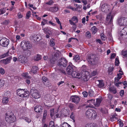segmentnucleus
Returning <instances> with one entry per match:
<instances>
[{"mask_svg":"<svg viewBox=\"0 0 127 127\" xmlns=\"http://www.w3.org/2000/svg\"><path fill=\"white\" fill-rule=\"evenodd\" d=\"M21 46L24 50L30 49L32 47V44L29 41L23 40L21 43Z\"/></svg>","mask_w":127,"mask_h":127,"instance_id":"nucleus-3","label":"nucleus"},{"mask_svg":"<svg viewBox=\"0 0 127 127\" xmlns=\"http://www.w3.org/2000/svg\"><path fill=\"white\" fill-rule=\"evenodd\" d=\"M71 19H72V21L73 22V21H75V23H77L78 21V19L77 17L76 16H73L72 18Z\"/></svg>","mask_w":127,"mask_h":127,"instance_id":"nucleus-44","label":"nucleus"},{"mask_svg":"<svg viewBox=\"0 0 127 127\" xmlns=\"http://www.w3.org/2000/svg\"><path fill=\"white\" fill-rule=\"evenodd\" d=\"M120 34L121 36L127 35V27H125L122 29Z\"/></svg>","mask_w":127,"mask_h":127,"instance_id":"nucleus-18","label":"nucleus"},{"mask_svg":"<svg viewBox=\"0 0 127 127\" xmlns=\"http://www.w3.org/2000/svg\"><path fill=\"white\" fill-rule=\"evenodd\" d=\"M54 3V1L52 0H51L48 2L46 3V4L49 5H51Z\"/></svg>","mask_w":127,"mask_h":127,"instance_id":"nucleus-60","label":"nucleus"},{"mask_svg":"<svg viewBox=\"0 0 127 127\" xmlns=\"http://www.w3.org/2000/svg\"><path fill=\"white\" fill-rule=\"evenodd\" d=\"M9 98L8 97L5 96L2 99V102L4 104H7L9 100Z\"/></svg>","mask_w":127,"mask_h":127,"instance_id":"nucleus-22","label":"nucleus"},{"mask_svg":"<svg viewBox=\"0 0 127 127\" xmlns=\"http://www.w3.org/2000/svg\"><path fill=\"white\" fill-rule=\"evenodd\" d=\"M22 118L23 119H25L26 122L28 123H30L31 121L30 119L24 117H22Z\"/></svg>","mask_w":127,"mask_h":127,"instance_id":"nucleus-48","label":"nucleus"},{"mask_svg":"<svg viewBox=\"0 0 127 127\" xmlns=\"http://www.w3.org/2000/svg\"><path fill=\"white\" fill-rule=\"evenodd\" d=\"M80 57L78 55H75L74 56V57L73 58V60H75L76 62L80 60Z\"/></svg>","mask_w":127,"mask_h":127,"instance_id":"nucleus-42","label":"nucleus"},{"mask_svg":"<svg viewBox=\"0 0 127 127\" xmlns=\"http://www.w3.org/2000/svg\"><path fill=\"white\" fill-rule=\"evenodd\" d=\"M99 84L98 85V87L101 88L104 86V84L102 80H98Z\"/></svg>","mask_w":127,"mask_h":127,"instance_id":"nucleus-30","label":"nucleus"},{"mask_svg":"<svg viewBox=\"0 0 127 127\" xmlns=\"http://www.w3.org/2000/svg\"><path fill=\"white\" fill-rule=\"evenodd\" d=\"M85 127H95L94 125L92 124H88L86 125Z\"/></svg>","mask_w":127,"mask_h":127,"instance_id":"nucleus-64","label":"nucleus"},{"mask_svg":"<svg viewBox=\"0 0 127 127\" xmlns=\"http://www.w3.org/2000/svg\"><path fill=\"white\" fill-rule=\"evenodd\" d=\"M69 21L71 25L74 26L73 27V29L74 31H75L76 28L75 24L71 20H69Z\"/></svg>","mask_w":127,"mask_h":127,"instance_id":"nucleus-31","label":"nucleus"},{"mask_svg":"<svg viewBox=\"0 0 127 127\" xmlns=\"http://www.w3.org/2000/svg\"><path fill=\"white\" fill-rule=\"evenodd\" d=\"M91 31L92 32V34H95L97 32V29L96 28V27L94 26L92 27L91 29Z\"/></svg>","mask_w":127,"mask_h":127,"instance_id":"nucleus-32","label":"nucleus"},{"mask_svg":"<svg viewBox=\"0 0 127 127\" xmlns=\"http://www.w3.org/2000/svg\"><path fill=\"white\" fill-rule=\"evenodd\" d=\"M43 107L40 105H37L34 108V110L36 112L40 113L42 111Z\"/></svg>","mask_w":127,"mask_h":127,"instance_id":"nucleus-16","label":"nucleus"},{"mask_svg":"<svg viewBox=\"0 0 127 127\" xmlns=\"http://www.w3.org/2000/svg\"><path fill=\"white\" fill-rule=\"evenodd\" d=\"M63 110L64 112V113H63V116L67 117L68 116V115L69 114L68 113L69 112L66 110Z\"/></svg>","mask_w":127,"mask_h":127,"instance_id":"nucleus-37","label":"nucleus"},{"mask_svg":"<svg viewBox=\"0 0 127 127\" xmlns=\"http://www.w3.org/2000/svg\"><path fill=\"white\" fill-rule=\"evenodd\" d=\"M5 84V81L3 80L0 79V89L2 88Z\"/></svg>","mask_w":127,"mask_h":127,"instance_id":"nucleus-36","label":"nucleus"},{"mask_svg":"<svg viewBox=\"0 0 127 127\" xmlns=\"http://www.w3.org/2000/svg\"><path fill=\"white\" fill-rule=\"evenodd\" d=\"M96 17L97 19H99L100 20H101L102 18H103V16L102 14H100L96 15Z\"/></svg>","mask_w":127,"mask_h":127,"instance_id":"nucleus-45","label":"nucleus"},{"mask_svg":"<svg viewBox=\"0 0 127 127\" xmlns=\"http://www.w3.org/2000/svg\"><path fill=\"white\" fill-rule=\"evenodd\" d=\"M47 111L46 110H45L44 111L43 114V119H45L47 115Z\"/></svg>","mask_w":127,"mask_h":127,"instance_id":"nucleus-50","label":"nucleus"},{"mask_svg":"<svg viewBox=\"0 0 127 127\" xmlns=\"http://www.w3.org/2000/svg\"><path fill=\"white\" fill-rule=\"evenodd\" d=\"M117 24L121 26H124L123 18H118L117 20Z\"/></svg>","mask_w":127,"mask_h":127,"instance_id":"nucleus-19","label":"nucleus"},{"mask_svg":"<svg viewBox=\"0 0 127 127\" xmlns=\"http://www.w3.org/2000/svg\"><path fill=\"white\" fill-rule=\"evenodd\" d=\"M0 73L1 74H3L5 73V72L4 69L2 67L0 68Z\"/></svg>","mask_w":127,"mask_h":127,"instance_id":"nucleus-59","label":"nucleus"},{"mask_svg":"<svg viewBox=\"0 0 127 127\" xmlns=\"http://www.w3.org/2000/svg\"><path fill=\"white\" fill-rule=\"evenodd\" d=\"M59 10V8L57 4L54 5L53 7H50L49 8V10L53 12H56Z\"/></svg>","mask_w":127,"mask_h":127,"instance_id":"nucleus-12","label":"nucleus"},{"mask_svg":"<svg viewBox=\"0 0 127 127\" xmlns=\"http://www.w3.org/2000/svg\"><path fill=\"white\" fill-rule=\"evenodd\" d=\"M123 20L124 22V26L127 25V18H123Z\"/></svg>","mask_w":127,"mask_h":127,"instance_id":"nucleus-46","label":"nucleus"},{"mask_svg":"<svg viewBox=\"0 0 127 127\" xmlns=\"http://www.w3.org/2000/svg\"><path fill=\"white\" fill-rule=\"evenodd\" d=\"M67 62L66 59L64 58H61L58 61L57 65L62 67H65L67 66Z\"/></svg>","mask_w":127,"mask_h":127,"instance_id":"nucleus-5","label":"nucleus"},{"mask_svg":"<svg viewBox=\"0 0 127 127\" xmlns=\"http://www.w3.org/2000/svg\"><path fill=\"white\" fill-rule=\"evenodd\" d=\"M110 6L107 4H104L101 6V10L104 12H108L110 9Z\"/></svg>","mask_w":127,"mask_h":127,"instance_id":"nucleus-8","label":"nucleus"},{"mask_svg":"<svg viewBox=\"0 0 127 127\" xmlns=\"http://www.w3.org/2000/svg\"><path fill=\"white\" fill-rule=\"evenodd\" d=\"M102 100L100 98H97L96 99V102L94 103V105L96 106H98L100 105Z\"/></svg>","mask_w":127,"mask_h":127,"instance_id":"nucleus-23","label":"nucleus"},{"mask_svg":"<svg viewBox=\"0 0 127 127\" xmlns=\"http://www.w3.org/2000/svg\"><path fill=\"white\" fill-rule=\"evenodd\" d=\"M92 109H88L86 112L85 115L86 117L88 119H92Z\"/></svg>","mask_w":127,"mask_h":127,"instance_id":"nucleus-14","label":"nucleus"},{"mask_svg":"<svg viewBox=\"0 0 127 127\" xmlns=\"http://www.w3.org/2000/svg\"><path fill=\"white\" fill-rule=\"evenodd\" d=\"M69 125H70L64 122L62 124V127H68Z\"/></svg>","mask_w":127,"mask_h":127,"instance_id":"nucleus-57","label":"nucleus"},{"mask_svg":"<svg viewBox=\"0 0 127 127\" xmlns=\"http://www.w3.org/2000/svg\"><path fill=\"white\" fill-rule=\"evenodd\" d=\"M81 78L82 80H83L85 81H87L88 80L87 75L84 74L82 75H81Z\"/></svg>","mask_w":127,"mask_h":127,"instance_id":"nucleus-33","label":"nucleus"},{"mask_svg":"<svg viewBox=\"0 0 127 127\" xmlns=\"http://www.w3.org/2000/svg\"><path fill=\"white\" fill-rule=\"evenodd\" d=\"M9 22V21L8 20H5L1 23V24L3 25H7Z\"/></svg>","mask_w":127,"mask_h":127,"instance_id":"nucleus-51","label":"nucleus"},{"mask_svg":"<svg viewBox=\"0 0 127 127\" xmlns=\"http://www.w3.org/2000/svg\"><path fill=\"white\" fill-rule=\"evenodd\" d=\"M49 44L50 46L53 47L54 46L55 44L54 42L51 39L50 41Z\"/></svg>","mask_w":127,"mask_h":127,"instance_id":"nucleus-53","label":"nucleus"},{"mask_svg":"<svg viewBox=\"0 0 127 127\" xmlns=\"http://www.w3.org/2000/svg\"><path fill=\"white\" fill-rule=\"evenodd\" d=\"M54 109H52L50 110V115L51 117L52 118L53 117L54 114Z\"/></svg>","mask_w":127,"mask_h":127,"instance_id":"nucleus-40","label":"nucleus"},{"mask_svg":"<svg viewBox=\"0 0 127 127\" xmlns=\"http://www.w3.org/2000/svg\"><path fill=\"white\" fill-rule=\"evenodd\" d=\"M119 63V61L117 58L115 59V65L116 66H118Z\"/></svg>","mask_w":127,"mask_h":127,"instance_id":"nucleus-62","label":"nucleus"},{"mask_svg":"<svg viewBox=\"0 0 127 127\" xmlns=\"http://www.w3.org/2000/svg\"><path fill=\"white\" fill-rule=\"evenodd\" d=\"M57 59V55L56 54H55L52 57V58L50 59V61L51 63L53 64L55 63V61Z\"/></svg>","mask_w":127,"mask_h":127,"instance_id":"nucleus-20","label":"nucleus"},{"mask_svg":"<svg viewBox=\"0 0 127 127\" xmlns=\"http://www.w3.org/2000/svg\"><path fill=\"white\" fill-rule=\"evenodd\" d=\"M5 120L10 123L14 122L16 121V118L13 113L10 111H8L5 114Z\"/></svg>","mask_w":127,"mask_h":127,"instance_id":"nucleus-1","label":"nucleus"},{"mask_svg":"<svg viewBox=\"0 0 127 127\" xmlns=\"http://www.w3.org/2000/svg\"><path fill=\"white\" fill-rule=\"evenodd\" d=\"M87 61L90 64L93 65L97 63L96 56L95 55L91 54L87 56Z\"/></svg>","mask_w":127,"mask_h":127,"instance_id":"nucleus-2","label":"nucleus"},{"mask_svg":"<svg viewBox=\"0 0 127 127\" xmlns=\"http://www.w3.org/2000/svg\"><path fill=\"white\" fill-rule=\"evenodd\" d=\"M23 96H24L23 97H28L29 96V91H25Z\"/></svg>","mask_w":127,"mask_h":127,"instance_id":"nucleus-38","label":"nucleus"},{"mask_svg":"<svg viewBox=\"0 0 127 127\" xmlns=\"http://www.w3.org/2000/svg\"><path fill=\"white\" fill-rule=\"evenodd\" d=\"M41 56L37 54L34 56L33 57V60L35 61H38L41 59Z\"/></svg>","mask_w":127,"mask_h":127,"instance_id":"nucleus-24","label":"nucleus"},{"mask_svg":"<svg viewBox=\"0 0 127 127\" xmlns=\"http://www.w3.org/2000/svg\"><path fill=\"white\" fill-rule=\"evenodd\" d=\"M43 31L46 34H48L49 35H52V32L47 28H45L43 29Z\"/></svg>","mask_w":127,"mask_h":127,"instance_id":"nucleus-21","label":"nucleus"},{"mask_svg":"<svg viewBox=\"0 0 127 127\" xmlns=\"http://www.w3.org/2000/svg\"><path fill=\"white\" fill-rule=\"evenodd\" d=\"M43 83L45 86L49 87L50 86V83L48 80L46 82H44Z\"/></svg>","mask_w":127,"mask_h":127,"instance_id":"nucleus-39","label":"nucleus"},{"mask_svg":"<svg viewBox=\"0 0 127 127\" xmlns=\"http://www.w3.org/2000/svg\"><path fill=\"white\" fill-rule=\"evenodd\" d=\"M31 93L32 94V97L35 99L39 98L41 95L38 91L34 88H32L30 90Z\"/></svg>","mask_w":127,"mask_h":127,"instance_id":"nucleus-4","label":"nucleus"},{"mask_svg":"<svg viewBox=\"0 0 127 127\" xmlns=\"http://www.w3.org/2000/svg\"><path fill=\"white\" fill-rule=\"evenodd\" d=\"M37 69L38 67L36 66H35L32 67L31 71L34 74H35L37 72Z\"/></svg>","mask_w":127,"mask_h":127,"instance_id":"nucleus-29","label":"nucleus"},{"mask_svg":"<svg viewBox=\"0 0 127 127\" xmlns=\"http://www.w3.org/2000/svg\"><path fill=\"white\" fill-rule=\"evenodd\" d=\"M12 57L10 56L6 59H4L1 60L0 61V62L6 65L10 62V61Z\"/></svg>","mask_w":127,"mask_h":127,"instance_id":"nucleus-11","label":"nucleus"},{"mask_svg":"<svg viewBox=\"0 0 127 127\" xmlns=\"http://www.w3.org/2000/svg\"><path fill=\"white\" fill-rule=\"evenodd\" d=\"M42 80L43 83H44V82H46L48 80L47 78L45 76H44L42 77Z\"/></svg>","mask_w":127,"mask_h":127,"instance_id":"nucleus-61","label":"nucleus"},{"mask_svg":"<svg viewBox=\"0 0 127 127\" xmlns=\"http://www.w3.org/2000/svg\"><path fill=\"white\" fill-rule=\"evenodd\" d=\"M122 54L124 57H127V50L126 51H122Z\"/></svg>","mask_w":127,"mask_h":127,"instance_id":"nucleus-49","label":"nucleus"},{"mask_svg":"<svg viewBox=\"0 0 127 127\" xmlns=\"http://www.w3.org/2000/svg\"><path fill=\"white\" fill-rule=\"evenodd\" d=\"M9 52H7L6 53L0 56V59L4 58L5 57L8 56V55Z\"/></svg>","mask_w":127,"mask_h":127,"instance_id":"nucleus-41","label":"nucleus"},{"mask_svg":"<svg viewBox=\"0 0 127 127\" xmlns=\"http://www.w3.org/2000/svg\"><path fill=\"white\" fill-rule=\"evenodd\" d=\"M75 69V67L72 65L69 64L67 67L66 71L67 73L69 75H71L72 73Z\"/></svg>","mask_w":127,"mask_h":127,"instance_id":"nucleus-7","label":"nucleus"},{"mask_svg":"<svg viewBox=\"0 0 127 127\" xmlns=\"http://www.w3.org/2000/svg\"><path fill=\"white\" fill-rule=\"evenodd\" d=\"M109 91L110 92H112L114 94H115L117 92L115 88L113 87L109 88Z\"/></svg>","mask_w":127,"mask_h":127,"instance_id":"nucleus-28","label":"nucleus"},{"mask_svg":"<svg viewBox=\"0 0 127 127\" xmlns=\"http://www.w3.org/2000/svg\"><path fill=\"white\" fill-rule=\"evenodd\" d=\"M54 127V124L53 121H51L50 122L49 127Z\"/></svg>","mask_w":127,"mask_h":127,"instance_id":"nucleus-58","label":"nucleus"},{"mask_svg":"<svg viewBox=\"0 0 127 127\" xmlns=\"http://www.w3.org/2000/svg\"><path fill=\"white\" fill-rule=\"evenodd\" d=\"M25 91L24 89H19L17 90V94L20 97H23Z\"/></svg>","mask_w":127,"mask_h":127,"instance_id":"nucleus-15","label":"nucleus"},{"mask_svg":"<svg viewBox=\"0 0 127 127\" xmlns=\"http://www.w3.org/2000/svg\"><path fill=\"white\" fill-rule=\"evenodd\" d=\"M31 12L30 11H28L26 14V18L27 19H29L31 16Z\"/></svg>","mask_w":127,"mask_h":127,"instance_id":"nucleus-52","label":"nucleus"},{"mask_svg":"<svg viewBox=\"0 0 127 127\" xmlns=\"http://www.w3.org/2000/svg\"><path fill=\"white\" fill-rule=\"evenodd\" d=\"M88 103H92L94 105V103L95 102V100L93 99H90L87 101Z\"/></svg>","mask_w":127,"mask_h":127,"instance_id":"nucleus-56","label":"nucleus"},{"mask_svg":"<svg viewBox=\"0 0 127 127\" xmlns=\"http://www.w3.org/2000/svg\"><path fill=\"white\" fill-rule=\"evenodd\" d=\"M97 74V72L96 70L93 71L92 72L91 75L92 76H94Z\"/></svg>","mask_w":127,"mask_h":127,"instance_id":"nucleus-63","label":"nucleus"},{"mask_svg":"<svg viewBox=\"0 0 127 127\" xmlns=\"http://www.w3.org/2000/svg\"><path fill=\"white\" fill-rule=\"evenodd\" d=\"M0 127H6V124L5 121L3 120L0 121Z\"/></svg>","mask_w":127,"mask_h":127,"instance_id":"nucleus-26","label":"nucleus"},{"mask_svg":"<svg viewBox=\"0 0 127 127\" xmlns=\"http://www.w3.org/2000/svg\"><path fill=\"white\" fill-rule=\"evenodd\" d=\"M72 76L74 78H77L78 79H80L81 77V75H80V73L76 72L75 69L73 71L71 74Z\"/></svg>","mask_w":127,"mask_h":127,"instance_id":"nucleus-13","label":"nucleus"},{"mask_svg":"<svg viewBox=\"0 0 127 127\" xmlns=\"http://www.w3.org/2000/svg\"><path fill=\"white\" fill-rule=\"evenodd\" d=\"M92 114L91 115L92 119H95L97 116L96 112L94 110H92Z\"/></svg>","mask_w":127,"mask_h":127,"instance_id":"nucleus-25","label":"nucleus"},{"mask_svg":"<svg viewBox=\"0 0 127 127\" xmlns=\"http://www.w3.org/2000/svg\"><path fill=\"white\" fill-rule=\"evenodd\" d=\"M26 58L22 55L18 57V60L20 62L23 63L25 62Z\"/></svg>","mask_w":127,"mask_h":127,"instance_id":"nucleus-17","label":"nucleus"},{"mask_svg":"<svg viewBox=\"0 0 127 127\" xmlns=\"http://www.w3.org/2000/svg\"><path fill=\"white\" fill-rule=\"evenodd\" d=\"M28 75L27 73H23L22 74V76L25 78H31V77Z\"/></svg>","mask_w":127,"mask_h":127,"instance_id":"nucleus-34","label":"nucleus"},{"mask_svg":"<svg viewBox=\"0 0 127 127\" xmlns=\"http://www.w3.org/2000/svg\"><path fill=\"white\" fill-rule=\"evenodd\" d=\"M88 94L90 96H92L94 95V92L91 90L89 91L88 92Z\"/></svg>","mask_w":127,"mask_h":127,"instance_id":"nucleus-47","label":"nucleus"},{"mask_svg":"<svg viewBox=\"0 0 127 127\" xmlns=\"http://www.w3.org/2000/svg\"><path fill=\"white\" fill-rule=\"evenodd\" d=\"M9 40L6 38H3L0 40V45L3 47H7L9 43Z\"/></svg>","mask_w":127,"mask_h":127,"instance_id":"nucleus-6","label":"nucleus"},{"mask_svg":"<svg viewBox=\"0 0 127 127\" xmlns=\"http://www.w3.org/2000/svg\"><path fill=\"white\" fill-rule=\"evenodd\" d=\"M70 99L71 100L72 102H73L78 103L80 100V98L77 95H72Z\"/></svg>","mask_w":127,"mask_h":127,"instance_id":"nucleus-9","label":"nucleus"},{"mask_svg":"<svg viewBox=\"0 0 127 127\" xmlns=\"http://www.w3.org/2000/svg\"><path fill=\"white\" fill-rule=\"evenodd\" d=\"M117 116L116 114H114L110 118L111 120L112 121H114L117 118Z\"/></svg>","mask_w":127,"mask_h":127,"instance_id":"nucleus-35","label":"nucleus"},{"mask_svg":"<svg viewBox=\"0 0 127 127\" xmlns=\"http://www.w3.org/2000/svg\"><path fill=\"white\" fill-rule=\"evenodd\" d=\"M10 93L9 92L7 91L4 92V96H6V97H8L9 98L10 97Z\"/></svg>","mask_w":127,"mask_h":127,"instance_id":"nucleus-43","label":"nucleus"},{"mask_svg":"<svg viewBox=\"0 0 127 127\" xmlns=\"http://www.w3.org/2000/svg\"><path fill=\"white\" fill-rule=\"evenodd\" d=\"M113 18V16L111 15V13H110L107 15L106 18V21L108 24H111L112 23Z\"/></svg>","mask_w":127,"mask_h":127,"instance_id":"nucleus-10","label":"nucleus"},{"mask_svg":"<svg viewBox=\"0 0 127 127\" xmlns=\"http://www.w3.org/2000/svg\"><path fill=\"white\" fill-rule=\"evenodd\" d=\"M40 37L39 35H37L36 34L34 35L33 36V39L34 41H39L40 39H39V37Z\"/></svg>","mask_w":127,"mask_h":127,"instance_id":"nucleus-27","label":"nucleus"},{"mask_svg":"<svg viewBox=\"0 0 127 127\" xmlns=\"http://www.w3.org/2000/svg\"><path fill=\"white\" fill-rule=\"evenodd\" d=\"M100 36L101 39L102 40L104 41L105 40L106 38L105 37V35L103 33H102L100 34Z\"/></svg>","mask_w":127,"mask_h":127,"instance_id":"nucleus-55","label":"nucleus"},{"mask_svg":"<svg viewBox=\"0 0 127 127\" xmlns=\"http://www.w3.org/2000/svg\"><path fill=\"white\" fill-rule=\"evenodd\" d=\"M48 20L46 19H43V21L41 22V24L43 25H44L45 24H47Z\"/></svg>","mask_w":127,"mask_h":127,"instance_id":"nucleus-54","label":"nucleus"}]
</instances>
